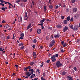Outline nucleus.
Listing matches in <instances>:
<instances>
[{
	"label": "nucleus",
	"mask_w": 80,
	"mask_h": 80,
	"mask_svg": "<svg viewBox=\"0 0 80 80\" xmlns=\"http://www.w3.org/2000/svg\"><path fill=\"white\" fill-rule=\"evenodd\" d=\"M52 61L53 62H55V61H56V58H54V59H52Z\"/></svg>",
	"instance_id": "26"
},
{
	"label": "nucleus",
	"mask_w": 80,
	"mask_h": 80,
	"mask_svg": "<svg viewBox=\"0 0 80 80\" xmlns=\"http://www.w3.org/2000/svg\"><path fill=\"white\" fill-rule=\"evenodd\" d=\"M77 10H78V9L76 8H73L72 9V12H73V13H75V12H77Z\"/></svg>",
	"instance_id": "6"
},
{
	"label": "nucleus",
	"mask_w": 80,
	"mask_h": 80,
	"mask_svg": "<svg viewBox=\"0 0 80 80\" xmlns=\"http://www.w3.org/2000/svg\"><path fill=\"white\" fill-rule=\"evenodd\" d=\"M54 55L55 57H58V54H56Z\"/></svg>",
	"instance_id": "25"
},
{
	"label": "nucleus",
	"mask_w": 80,
	"mask_h": 80,
	"mask_svg": "<svg viewBox=\"0 0 80 80\" xmlns=\"http://www.w3.org/2000/svg\"><path fill=\"white\" fill-rule=\"evenodd\" d=\"M56 65L57 67H62V64L59 61H58L56 62Z\"/></svg>",
	"instance_id": "1"
},
{
	"label": "nucleus",
	"mask_w": 80,
	"mask_h": 80,
	"mask_svg": "<svg viewBox=\"0 0 80 80\" xmlns=\"http://www.w3.org/2000/svg\"><path fill=\"white\" fill-rule=\"evenodd\" d=\"M20 19L21 22H22V16H21Z\"/></svg>",
	"instance_id": "47"
},
{
	"label": "nucleus",
	"mask_w": 80,
	"mask_h": 80,
	"mask_svg": "<svg viewBox=\"0 0 80 80\" xmlns=\"http://www.w3.org/2000/svg\"><path fill=\"white\" fill-rule=\"evenodd\" d=\"M69 27L70 28H71V29H73V24H70Z\"/></svg>",
	"instance_id": "19"
},
{
	"label": "nucleus",
	"mask_w": 80,
	"mask_h": 80,
	"mask_svg": "<svg viewBox=\"0 0 80 80\" xmlns=\"http://www.w3.org/2000/svg\"><path fill=\"white\" fill-rule=\"evenodd\" d=\"M22 2H27V0H23Z\"/></svg>",
	"instance_id": "39"
},
{
	"label": "nucleus",
	"mask_w": 80,
	"mask_h": 80,
	"mask_svg": "<svg viewBox=\"0 0 80 80\" xmlns=\"http://www.w3.org/2000/svg\"><path fill=\"white\" fill-rule=\"evenodd\" d=\"M28 69V68L27 67L25 68V67H24V71H28V70L27 69Z\"/></svg>",
	"instance_id": "21"
},
{
	"label": "nucleus",
	"mask_w": 80,
	"mask_h": 80,
	"mask_svg": "<svg viewBox=\"0 0 80 80\" xmlns=\"http://www.w3.org/2000/svg\"><path fill=\"white\" fill-rule=\"evenodd\" d=\"M55 42L54 40H52L51 41V42H50V44L49 45V47H52V46H53L54 44H55Z\"/></svg>",
	"instance_id": "2"
},
{
	"label": "nucleus",
	"mask_w": 80,
	"mask_h": 80,
	"mask_svg": "<svg viewBox=\"0 0 80 80\" xmlns=\"http://www.w3.org/2000/svg\"><path fill=\"white\" fill-rule=\"evenodd\" d=\"M29 72H31L30 73H31V74H33V72H34V71H33V69H31L29 70Z\"/></svg>",
	"instance_id": "9"
},
{
	"label": "nucleus",
	"mask_w": 80,
	"mask_h": 80,
	"mask_svg": "<svg viewBox=\"0 0 80 80\" xmlns=\"http://www.w3.org/2000/svg\"><path fill=\"white\" fill-rule=\"evenodd\" d=\"M33 57H37V54H36V52H33L32 53Z\"/></svg>",
	"instance_id": "14"
},
{
	"label": "nucleus",
	"mask_w": 80,
	"mask_h": 80,
	"mask_svg": "<svg viewBox=\"0 0 80 80\" xmlns=\"http://www.w3.org/2000/svg\"><path fill=\"white\" fill-rule=\"evenodd\" d=\"M49 8H50L51 9H52V8H53V6L50 5L49 6Z\"/></svg>",
	"instance_id": "31"
},
{
	"label": "nucleus",
	"mask_w": 80,
	"mask_h": 80,
	"mask_svg": "<svg viewBox=\"0 0 80 80\" xmlns=\"http://www.w3.org/2000/svg\"><path fill=\"white\" fill-rule=\"evenodd\" d=\"M54 37L55 38H57V37L58 38H59L60 37V34H57V35H54Z\"/></svg>",
	"instance_id": "11"
},
{
	"label": "nucleus",
	"mask_w": 80,
	"mask_h": 80,
	"mask_svg": "<svg viewBox=\"0 0 80 80\" xmlns=\"http://www.w3.org/2000/svg\"><path fill=\"white\" fill-rule=\"evenodd\" d=\"M24 48H25V46H23L22 47L20 48V49H21V50H23L24 49Z\"/></svg>",
	"instance_id": "38"
},
{
	"label": "nucleus",
	"mask_w": 80,
	"mask_h": 80,
	"mask_svg": "<svg viewBox=\"0 0 80 80\" xmlns=\"http://www.w3.org/2000/svg\"><path fill=\"white\" fill-rule=\"evenodd\" d=\"M16 3H17L18 4H19L20 3V2H19L18 0L16 1Z\"/></svg>",
	"instance_id": "51"
},
{
	"label": "nucleus",
	"mask_w": 80,
	"mask_h": 80,
	"mask_svg": "<svg viewBox=\"0 0 80 80\" xmlns=\"http://www.w3.org/2000/svg\"><path fill=\"white\" fill-rule=\"evenodd\" d=\"M36 62H30V65H31V66H33V65H34V64H35Z\"/></svg>",
	"instance_id": "13"
},
{
	"label": "nucleus",
	"mask_w": 80,
	"mask_h": 80,
	"mask_svg": "<svg viewBox=\"0 0 80 80\" xmlns=\"http://www.w3.org/2000/svg\"><path fill=\"white\" fill-rule=\"evenodd\" d=\"M71 2L72 3H75V0H72Z\"/></svg>",
	"instance_id": "29"
},
{
	"label": "nucleus",
	"mask_w": 80,
	"mask_h": 80,
	"mask_svg": "<svg viewBox=\"0 0 80 80\" xmlns=\"http://www.w3.org/2000/svg\"><path fill=\"white\" fill-rule=\"evenodd\" d=\"M0 1L1 3H3L5 2V1H3V0H0Z\"/></svg>",
	"instance_id": "36"
},
{
	"label": "nucleus",
	"mask_w": 80,
	"mask_h": 80,
	"mask_svg": "<svg viewBox=\"0 0 80 80\" xmlns=\"http://www.w3.org/2000/svg\"><path fill=\"white\" fill-rule=\"evenodd\" d=\"M43 77H45V72H44L43 73Z\"/></svg>",
	"instance_id": "58"
},
{
	"label": "nucleus",
	"mask_w": 80,
	"mask_h": 80,
	"mask_svg": "<svg viewBox=\"0 0 80 80\" xmlns=\"http://www.w3.org/2000/svg\"><path fill=\"white\" fill-rule=\"evenodd\" d=\"M20 35H21V37H24V33H22Z\"/></svg>",
	"instance_id": "27"
},
{
	"label": "nucleus",
	"mask_w": 80,
	"mask_h": 80,
	"mask_svg": "<svg viewBox=\"0 0 80 80\" xmlns=\"http://www.w3.org/2000/svg\"><path fill=\"white\" fill-rule=\"evenodd\" d=\"M61 18L62 19H64V18H65V17L63 16H61Z\"/></svg>",
	"instance_id": "37"
},
{
	"label": "nucleus",
	"mask_w": 80,
	"mask_h": 80,
	"mask_svg": "<svg viewBox=\"0 0 80 80\" xmlns=\"http://www.w3.org/2000/svg\"><path fill=\"white\" fill-rule=\"evenodd\" d=\"M15 35V33H14L13 34V37L12 38V39H14V38H15V36H14V35Z\"/></svg>",
	"instance_id": "60"
},
{
	"label": "nucleus",
	"mask_w": 80,
	"mask_h": 80,
	"mask_svg": "<svg viewBox=\"0 0 80 80\" xmlns=\"http://www.w3.org/2000/svg\"><path fill=\"white\" fill-rule=\"evenodd\" d=\"M37 32L38 34H40V33H41V32H42V30L40 29H37Z\"/></svg>",
	"instance_id": "5"
},
{
	"label": "nucleus",
	"mask_w": 80,
	"mask_h": 80,
	"mask_svg": "<svg viewBox=\"0 0 80 80\" xmlns=\"http://www.w3.org/2000/svg\"><path fill=\"white\" fill-rule=\"evenodd\" d=\"M58 8V5L56 6V7L55 8V9H57V8Z\"/></svg>",
	"instance_id": "55"
},
{
	"label": "nucleus",
	"mask_w": 80,
	"mask_h": 80,
	"mask_svg": "<svg viewBox=\"0 0 80 80\" xmlns=\"http://www.w3.org/2000/svg\"><path fill=\"white\" fill-rule=\"evenodd\" d=\"M38 25H41V26H43V23H41V24H38Z\"/></svg>",
	"instance_id": "40"
},
{
	"label": "nucleus",
	"mask_w": 80,
	"mask_h": 80,
	"mask_svg": "<svg viewBox=\"0 0 80 80\" xmlns=\"http://www.w3.org/2000/svg\"><path fill=\"white\" fill-rule=\"evenodd\" d=\"M8 2H6L5 1H4V2L3 3H2L3 4H7V3H8Z\"/></svg>",
	"instance_id": "46"
},
{
	"label": "nucleus",
	"mask_w": 80,
	"mask_h": 80,
	"mask_svg": "<svg viewBox=\"0 0 80 80\" xmlns=\"http://www.w3.org/2000/svg\"><path fill=\"white\" fill-rule=\"evenodd\" d=\"M78 26L76 25L72 29V30L74 31H76L78 30Z\"/></svg>",
	"instance_id": "3"
},
{
	"label": "nucleus",
	"mask_w": 80,
	"mask_h": 80,
	"mask_svg": "<svg viewBox=\"0 0 80 80\" xmlns=\"http://www.w3.org/2000/svg\"><path fill=\"white\" fill-rule=\"evenodd\" d=\"M0 5H2V7H4V5H5V4L2 3H0Z\"/></svg>",
	"instance_id": "33"
},
{
	"label": "nucleus",
	"mask_w": 80,
	"mask_h": 80,
	"mask_svg": "<svg viewBox=\"0 0 80 80\" xmlns=\"http://www.w3.org/2000/svg\"><path fill=\"white\" fill-rule=\"evenodd\" d=\"M37 72H38L39 73H40V70L39 69H37Z\"/></svg>",
	"instance_id": "34"
},
{
	"label": "nucleus",
	"mask_w": 80,
	"mask_h": 80,
	"mask_svg": "<svg viewBox=\"0 0 80 80\" xmlns=\"http://www.w3.org/2000/svg\"><path fill=\"white\" fill-rule=\"evenodd\" d=\"M63 47H66L67 46V43H64V44L63 45Z\"/></svg>",
	"instance_id": "32"
},
{
	"label": "nucleus",
	"mask_w": 80,
	"mask_h": 80,
	"mask_svg": "<svg viewBox=\"0 0 80 80\" xmlns=\"http://www.w3.org/2000/svg\"><path fill=\"white\" fill-rule=\"evenodd\" d=\"M67 20L68 21H69V20H70V16H68V17L67 18Z\"/></svg>",
	"instance_id": "18"
},
{
	"label": "nucleus",
	"mask_w": 80,
	"mask_h": 80,
	"mask_svg": "<svg viewBox=\"0 0 80 80\" xmlns=\"http://www.w3.org/2000/svg\"><path fill=\"white\" fill-rule=\"evenodd\" d=\"M80 39H78L77 41V42H78V43H79V42H80Z\"/></svg>",
	"instance_id": "42"
},
{
	"label": "nucleus",
	"mask_w": 80,
	"mask_h": 80,
	"mask_svg": "<svg viewBox=\"0 0 80 80\" xmlns=\"http://www.w3.org/2000/svg\"><path fill=\"white\" fill-rule=\"evenodd\" d=\"M28 68V69H29V70H31L32 69V68L31 66H28V67H27Z\"/></svg>",
	"instance_id": "23"
},
{
	"label": "nucleus",
	"mask_w": 80,
	"mask_h": 80,
	"mask_svg": "<svg viewBox=\"0 0 80 80\" xmlns=\"http://www.w3.org/2000/svg\"><path fill=\"white\" fill-rule=\"evenodd\" d=\"M40 48L41 49H42L43 48V46H40Z\"/></svg>",
	"instance_id": "64"
},
{
	"label": "nucleus",
	"mask_w": 80,
	"mask_h": 80,
	"mask_svg": "<svg viewBox=\"0 0 80 80\" xmlns=\"http://www.w3.org/2000/svg\"><path fill=\"white\" fill-rule=\"evenodd\" d=\"M26 74L25 75H26V76H27V75L28 74H30V72H28V71H27L26 72H25Z\"/></svg>",
	"instance_id": "17"
},
{
	"label": "nucleus",
	"mask_w": 80,
	"mask_h": 80,
	"mask_svg": "<svg viewBox=\"0 0 80 80\" xmlns=\"http://www.w3.org/2000/svg\"><path fill=\"white\" fill-rule=\"evenodd\" d=\"M48 29H50V30L52 29V28L50 27H48Z\"/></svg>",
	"instance_id": "57"
},
{
	"label": "nucleus",
	"mask_w": 80,
	"mask_h": 80,
	"mask_svg": "<svg viewBox=\"0 0 80 80\" xmlns=\"http://www.w3.org/2000/svg\"><path fill=\"white\" fill-rule=\"evenodd\" d=\"M8 5H11V6H12V5L11 3H10L8 2Z\"/></svg>",
	"instance_id": "53"
},
{
	"label": "nucleus",
	"mask_w": 80,
	"mask_h": 80,
	"mask_svg": "<svg viewBox=\"0 0 80 80\" xmlns=\"http://www.w3.org/2000/svg\"><path fill=\"white\" fill-rule=\"evenodd\" d=\"M0 51H1V52L3 51V50H2V48L0 47Z\"/></svg>",
	"instance_id": "61"
},
{
	"label": "nucleus",
	"mask_w": 80,
	"mask_h": 80,
	"mask_svg": "<svg viewBox=\"0 0 80 80\" xmlns=\"http://www.w3.org/2000/svg\"><path fill=\"white\" fill-rule=\"evenodd\" d=\"M73 20V18H72L70 19V22H72Z\"/></svg>",
	"instance_id": "44"
},
{
	"label": "nucleus",
	"mask_w": 80,
	"mask_h": 80,
	"mask_svg": "<svg viewBox=\"0 0 80 80\" xmlns=\"http://www.w3.org/2000/svg\"><path fill=\"white\" fill-rule=\"evenodd\" d=\"M24 20H27L28 18H25L24 17Z\"/></svg>",
	"instance_id": "59"
},
{
	"label": "nucleus",
	"mask_w": 80,
	"mask_h": 80,
	"mask_svg": "<svg viewBox=\"0 0 80 80\" xmlns=\"http://www.w3.org/2000/svg\"><path fill=\"white\" fill-rule=\"evenodd\" d=\"M33 42V43H36L37 42V39H34Z\"/></svg>",
	"instance_id": "28"
},
{
	"label": "nucleus",
	"mask_w": 80,
	"mask_h": 80,
	"mask_svg": "<svg viewBox=\"0 0 80 80\" xmlns=\"http://www.w3.org/2000/svg\"><path fill=\"white\" fill-rule=\"evenodd\" d=\"M61 52L62 53H63V52H64V50H63V49H61Z\"/></svg>",
	"instance_id": "49"
},
{
	"label": "nucleus",
	"mask_w": 80,
	"mask_h": 80,
	"mask_svg": "<svg viewBox=\"0 0 80 80\" xmlns=\"http://www.w3.org/2000/svg\"><path fill=\"white\" fill-rule=\"evenodd\" d=\"M19 47H22L23 46V44L22 43H21L18 44Z\"/></svg>",
	"instance_id": "16"
},
{
	"label": "nucleus",
	"mask_w": 80,
	"mask_h": 80,
	"mask_svg": "<svg viewBox=\"0 0 80 80\" xmlns=\"http://www.w3.org/2000/svg\"><path fill=\"white\" fill-rule=\"evenodd\" d=\"M66 74V72L65 71H63L61 72V75H62V76H64V75H65Z\"/></svg>",
	"instance_id": "8"
},
{
	"label": "nucleus",
	"mask_w": 80,
	"mask_h": 80,
	"mask_svg": "<svg viewBox=\"0 0 80 80\" xmlns=\"http://www.w3.org/2000/svg\"><path fill=\"white\" fill-rule=\"evenodd\" d=\"M78 17H79V16L78 15H74V18L75 19H77V18H78Z\"/></svg>",
	"instance_id": "15"
},
{
	"label": "nucleus",
	"mask_w": 80,
	"mask_h": 80,
	"mask_svg": "<svg viewBox=\"0 0 80 80\" xmlns=\"http://www.w3.org/2000/svg\"><path fill=\"white\" fill-rule=\"evenodd\" d=\"M46 19L45 18H43V19L41 20L40 21V23H43L44 22V21L46 20Z\"/></svg>",
	"instance_id": "12"
},
{
	"label": "nucleus",
	"mask_w": 80,
	"mask_h": 80,
	"mask_svg": "<svg viewBox=\"0 0 80 80\" xmlns=\"http://www.w3.org/2000/svg\"><path fill=\"white\" fill-rule=\"evenodd\" d=\"M15 67H17V68H18V65H15Z\"/></svg>",
	"instance_id": "54"
},
{
	"label": "nucleus",
	"mask_w": 80,
	"mask_h": 80,
	"mask_svg": "<svg viewBox=\"0 0 80 80\" xmlns=\"http://www.w3.org/2000/svg\"><path fill=\"white\" fill-rule=\"evenodd\" d=\"M28 16V15H27V14H25L24 16L25 18H26V17H27Z\"/></svg>",
	"instance_id": "62"
},
{
	"label": "nucleus",
	"mask_w": 80,
	"mask_h": 80,
	"mask_svg": "<svg viewBox=\"0 0 80 80\" xmlns=\"http://www.w3.org/2000/svg\"><path fill=\"white\" fill-rule=\"evenodd\" d=\"M64 24H67V23L68 22V21H67V20H65L64 21Z\"/></svg>",
	"instance_id": "20"
},
{
	"label": "nucleus",
	"mask_w": 80,
	"mask_h": 80,
	"mask_svg": "<svg viewBox=\"0 0 80 80\" xmlns=\"http://www.w3.org/2000/svg\"><path fill=\"white\" fill-rule=\"evenodd\" d=\"M51 60H52V59H53L54 58H55V55H53V56H51Z\"/></svg>",
	"instance_id": "22"
},
{
	"label": "nucleus",
	"mask_w": 80,
	"mask_h": 80,
	"mask_svg": "<svg viewBox=\"0 0 80 80\" xmlns=\"http://www.w3.org/2000/svg\"><path fill=\"white\" fill-rule=\"evenodd\" d=\"M10 37H9V36H7V40H8V39H10Z\"/></svg>",
	"instance_id": "52"
},
{
	"label": "nucleus",
	"mask_w": 80,
	"mask_h": 80,
	"mask_svg": "<svg viewBox=\"0 0 80 80\" xmlns=\"http://www.w3.org/2000/svg\"><path fill=\"white\" fill-rule=\"evenodd\" d=\"M2 23H5V21H4V20H3L2 21Z\"/></svg>",
	"instance_id": "63"
},
{
	"label": "nucleus",
	"mask_w": 80,
	"mask_h": 80,
	"mask_svg": "<svg viewBox=\"0 0 80 80\" xmlns=\"http://www.w3.org/2000/svg\"><path fill=\"white\" fill-rule=\"evenodd\" d=\"M31 27V24H29V25L28 26L27 29H29Z\"/></svg>",
	"instance_id": "24"
},
{
	"label": "nucleus",
	"mask_w": 80,
	"mask_h": 80,
	"mask_svg": "<svg viewBox=\"0 0 80 80\" xmlns=\"http://www.w3.org/2000/svg\"><path fill=\"white\" fill-rule=\"evenodd\" d=\"M43 62H42V65H40L41 67H43Z\"/></svg>",
	"instance_id": "41"
},
{
	"label": "nucleus",
	"mask_w": 80,
	"mask_h": 80,
	"mask_svg": "<svg viewBox=\"0 0 80 80\" xmlns=\"http://www.w3.org/2000/svg\"><path fill=\"white\" fill-rule=\"evenodd\" d=\"M20 39L21 40H22L23 39V37H20V38H19V40H20Z\"/></svg>",
	"instance_id": "43"
},
{
	"label": "nucleus",
	"mask_w": 80,
	"mask_h": 80,
	"mask_svg": "<svg viewBox=\"0 0 80 80\" xmlns=\"http://www.w3.org/2000/svg\"><path fill=\"white\" fill-rule=\"evenodd\" d=\"M69 10H70L68 8H67L66 9V11L67 12H69Z\"/></svg>",
	"instance_id": "50"
},
{
	"label": "nucleus",
	"mask_w": 80,
	"mask_h": 80,
	"mask_svg": "<svg viewBox=\"0 0 80 80\" xmlns=\"http://www.w3.org/2000/svg\"><path fill=\"white\" fill-rule=\"evenodd\" d=\"M68 28L67 26H65V27L64 28V29H63V31L64 32H65L67 30H68Z\"/></svg>",
	"instance_id": "4"
},
{
	"label": "nucleus",
	"mask_w": 80,
	"mask_h": 80,
	"mask_svg": "<svg viewBox=\"0 0 80 80\" xmlns=\"http://www.w3.org/2000/svg\"><path fill=\"white\" fill-rule=\"evenodd\" d=\"M73 69L75 71H77V68H76V67H74L73 68Z\"/></svg>",
	"instance_id": "48"
},
{
	"label": "nucleus",
	"mask_w": 80,
	"mask_h": 80,
	"mask_svg": "<svg viewBox=\"0 0 80 80\" xmlns=\"http://www.w3.org/2000/svg\"><path fill=\"white\" fill-rule=\"evenodd\" d=\"M61 42L62 45H63L64 44V41H62Z\"/></svg>",
	"instance_id": "45"
},
{
	"label": "nucleus",
	"mask_w": 80,
	"mask_h": 80,
	"mask_svg": "<svg viewBox=\"0 0 80 80\" xmlns=\"http://www.w3.org/2000/svg\"><path fill=\"white\" fill-rule=\"evenodd\" d=\"M57 28H62V25H60V24H58L56 26Z\"/></svg>",
	"instance_id": "10"
},
{
	"label": "nucleus",
	"mask_w": 80,
	"mask_h": 80,
	"mask_svg": "<svg viewBox=\"0 0 80 80\" xmlns=\"http://www.w3.org/2000/svg\"><path fill=\"white\" fill-rule=\"evenodd\" d=\"M30 78L31 79H32V78H34V76H33L32 74Z\"/></svg>",
	"instance_id": "35"
},
{
	"label": "nucleus",
	"mask_w": 80,
	"mask_h": 80,
	"mask_svg": "<svg viewBox=\"0 0 80 80\" xmlns=\"http://www.w3.org/2000/svg\"><path fill=\"white\" fill-rule=\"evenodd\" d=\"M46 62H47V63H49V62H50V60H48L47 61H46Z\"/></svg>",
	"instance_id": "56"
},
{
	"label": "nucleus",
	"mask_w": 80,
	"mask_h": 80,
	"mask_svg": "<svg viewBox=\"0 0 80 80\" xmlns=\"http://www.w3.org/2000/svg\"><path fill=\"white\" fill-rule=\"evenodd\" d=\"M1 10H3V11H5V8L4 7H2L1 8Z\"/></svg>",
	"instance_id": "30"
},
{
	"label": "nucleus",
	"mask_w": 80,
	"mask_h": 80,
	"mask_svg": "<svg viewBox=\"0 0 80 80\" xmlns=\"http://www.w3.org/2000/svg\"><path fill=\"white\" fill-rule=\"evenodd\" d=\"M67 77L68 79L69 80H73V79H72V77H70L69 76H67Z\"/></svg>",
	"instance_id": "7"
}]
</instances>
